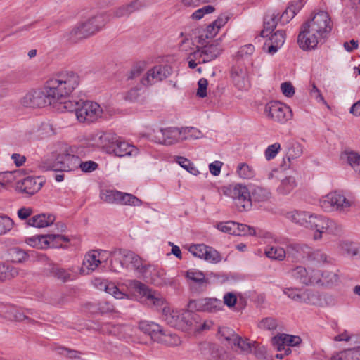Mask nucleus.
Returning <instances> with one entry per match:
<instances>
[{"instance_id": "obj_34", "label": "nucleus", "mask_w": 360, "mask_h": 360, "mask_svg": "<svg viewBox=\"0 0 360 360\" xmlns=\"http://www.w3.org/2000/svg\"><path fill=\"white\" fill-rule=\"evenodd\" d=\"M236 173L243 179H252L255 176L254 168L245 162L239 163L236 167Z\"/></svg>"}, {"instance_id": "obj_6", "label": "nucleus", "mask_w": 360, "mask_h": 360, "mask_svg": "<svg viewBox=\"0 0 360 360\" xmlns=\"http://www.w3.org/2000/svg\"><path fill=\"white\" fill-rule=\"evenodd\" d=\"M309 223L308 229H316L313 236L315 240L321 239L323 233L336 235L341 231V226L336 221L322 215L312 214Z\"/></svg>"}, {"instance_id": "obj_55", "label": "nucleus", "mask_w": 360, "mask_h": 360, "mask_svg": "<svg viewBox=\"0 0 360 360\" xmlns=\"http://www.w3.org/2000/svg\"><path fill=\"white\" fill-rule=\"evenodd\" d=\"M237 223L233 221H228L225 222H220L217 224V228L224 233L231 235H237Z\"/></svg>"}, {"instance_id": "obj_18", "label": "nucleus", "mask_w": 360, "mask_h": 360, "mask_svg": "<svg viewBox=\"0 0 360 360\" xmlns=\"http://www.w3.org/2000/svg\"><path fill=\"white\" fill-rule=\"evenodd\" d=\"M222 52V49L218 42L207 44L201 49L194 51L191 53L195 59H199V63H205L216 59Z\"/></svg>"}, {"instance_id": "obj_14", "label": "nucleus", "mask_w": 360, "mask_h": 360, "mask_svg": "<svg viewBox=\"0 0 360 360\" xmlns=\"http://www.w3.org/2000/svg\"><path fill=\"white\" fill-rule=\"evenodd\" d=\"M188 308L191 310L215 313L222 309L223 303L221 300L214 297H205L191 300Z\"/></svg>"}, {"instance_id": "obj_41", "label": "nucleus", "mask_w": 360, "mask_h": 360, "mask_svg": "<svg viewBox=\"0 0 360 360\" xmlns=\"http://www.w3.org/2000/svg\"><path fill=\"white\" fill-rule=\"evenodd\" d=\"M259 328L274 333L278 328V321L274 317L262 319L257 324Z\"/></svg>"}, {"instance_id": "obj_29", "label": "nucleus", "mask_w": 360, "mask_h": 360, "mask_svg": "<svg viewBox=\"0 0 360 360\" xmlns=\"http://www.w3.org/2000/svg\"><path fill=\"white\" fill-rule=\"evenodd\" d=\"M312 213L305 211L293 210L286 213V218L300 226L309 228V217Z\"/></svg>"}, {"instance_id": "obj_25", "label": "nucleus", "mask_w": 360, "mask_h": 360, "mask_svg": "<svg viewBox=\"0 0 360 360\" xmlns=\"http://www.w3.org/2000/svg\"><path fill=\"white\" fill-rule=\"evenodd\" d=\"M302 340L299 336L288 334H280L272 338L273 345L279 352L284 349L283 346H297L301 342Z\"/></svg>"}, {"instance_id": "obj_49", "label": "nucleus", "mask_w": 360, "mask_h": 360, "mask_svg": "<svg viewBox=\"0 0 360 360\" xmlns=\"http://www.w3.org/2000/svg\"><path fill=\"white\" fill-rule=\"evenodd\" d=\"M9 255L12 262L15 263H22L28 258L27 253L18 247L11 248L9 250Z\"/></svg>"}, {"instance_id": "obj_48", "label": "nucleus", "mask_w": 360, "mask_h": 360, "mask_svg": "<svg viewBox=\"0 0 360 360\" xmlns=\"http://www.w3.org/2000/svg\"><path fill=\"white\" fill-rule=\"evenodd\" d=\"M186 276L188 279L200 285L207 283L204 274L198 270L190 269L187 271Z\"/></svg>"}, {"instance_id": "obj_19", "label": "nucleus", "mask_w": 360, "mask_h": 360, "mask_svg": "<svg viewBox=\"0 0 360 360\" xmlns=\"http://www.w3.org/2000/svg\"><path fill=\"white\" fill-rule=\"evenodd\" d=\"M43 184L39 177L27 176L17 182L15 190L18 193L32 195L41 189Z\"/></svg>"}, {"instance_id": "obj_40", "label": "nucleus", "mask_w": 360, "mask_h": 360, "mask_svg": "<svg viewBox=\"0 0 360 360\" xmlns=\"http://www.w3.org/2000/svg\"><path fill=\"white\" fill-rule=\"evenodd\" d=\"M296 186L295 179L293 176H287L283 179L277 188V191L282 195L289 194Z\"/></svg>"}, {"instance_id": "obj_43", "label": "nucleus", "mask_w": 360, "mask_h": 360, "mask_svg": "<svg viewBox=\"0 0 360 360\" xmlns=\"http://www.w3.org/2000/svg\"><path fill=\"white\" fill-rule=\"evenodd\" d=\"M152 282L158 286H162L171 283L166 276L165 271L162 269H156L153 270Z\"/></svg>"}, {"instance_id": "obj_17", "label": "nucleus", "mask_w": 360, "mask_h": 360, "mask_svg": "<svg viewBox=\"0 0 360 360\" xmlns=\"http://www.w3.org/2000/svg\"><path fill=\"white\" fill-rule=\"evenodd\" d=\"M283 292L290 299L300 303L315 304L319 300L318 296L309 289L284 288Z\"/></svg>"}, {"instance_id": "obj_13", "label": "nucleus", "mask_w": 360, "mask_h": 360, "mask_svg": "<svg viewBox=\"0 0 360 360\" xmlns=\"http://www.w3.org/2000/svg\"><path fill=\"white\" fill-rule=\"evenodd\" d=\"M150 139L155 143L169 146L181 141V129L167 127L154 131Z\"/></svg>"}, {"instance_id": "obj_37", "label": "nucleus", "mask_w": 360, "mask_h": 360, "mask_svg": "<svg viewBox=\"0 0 360 360\" xmlns=\"http://www.w3.org/2000/svg\"><path fill=\"white\" fill-rule=\"evenodd\" d=\"M120 191L113 189L102 190L100 193V198L105 202L110 204H118Z\"/></svg>"}, {"instance_id": "obj_61", "label": "nucleus", "mask_w": 360, "mask_h": 360, "mask_svg": "<svg viewBox=\"0 0 360 360\" xmlns=\"http://www.w3.org/2000/svg\"><path fill=\"white\" fill-rule=\"evenodd\" d=\"M105 290L116 299H122L127 296L125 293L120 291V289L113 283L105 284Z\"/></svg>"}, {"instance_id": "obj_22", "label": "nucleus", "mask_w": 360, "mask_h": 360, "mask_svg": "<svg viewBox=\"0 0 360 360\" xmlns=\"http://www.w3.org/2000/svg\"><path fill=\"white\" fill-rule=\"evenodd\" d=\"M138 149L133 145L123 141L120 138H117V141L111 149L112 154L117 157L133 156L138 154Z\"/></svg>"}, {"instance_id": "obj_1", "label": "nucleus", "mask_w": 360, "mask_h": 360, "mask_svg": "<svg viewBox=\"0 0 360 360\" xmlns=\"http://www.w3.org/2000/svg\"><path fill=\"white\" fill-rule=\"evenodd\" d=\"M333 22L326 11H319L305 21L300 27L297 37L299 47L306 51L315 50L329 37Z\"/></svg>"}, {"instance_id": "obj_30", "label": "nucleus", "mask_w": 360, "mask_h": 360, "mask_svg": "<svg viewBox=\"0 0 360 360\" xmlns=\"http://www.w3.org/2000/svg\"><path fill=\"white\" fill-rule=\"evenodd\" d=\"M45 239L44 243L46 245V248H65V246L63 244L70 242L68 236L60 234H47Z\"/></svg>"}, {"instance_id": "obj_4", "label": "nucleus", "mask_w": 360, "mask_h": 360, "mask_svg": "<svg viewBox=\"0 0 360 360\" xmlns=\"http://www.w3.org/2000/svg\"><path fill=\"white\" fill-rule=\"evenodd\" d=\"M139 328L144 333L150 335L151 339L155 342L170 346H176L181 342L176 335L164 331L162 327L155 322L141 321L139 323Z\"/></svg>"}, {"instance_id": "obj_38", "label": "nucleus", "mask_w": 360, "mask_h": 360, "mask_svg": "<svg viewBox=\"0 0 360 360\" xmlns=\"http://www.w3.org/2000/svg\"><path fill=\"white\" fill-rule=\"evenodd\" d=\"M141 200L136 196L120 191L119 196L118 205H130V206H140L141 205Z\"/></svg>"}, {"instance_id": "obj_58", "label": "nucleus", "mask_w": 360, "mask_h": 360, "mask_svg": "<svg viewBox=\"0 0 360 360\" xmlns=\"http://www.w3.org/2000/svg\"><path fill=\"white\" fill-rule=\"evenodd\" d=\"M347 161L354 171L360 175V155L351 152L347 154Z\"/></svg>"}, {"instance_id": "obj_12", "label": "nucleus", "mask_w": 360, "mask_h": 360, "mask_svg": "<svg viewBox=\"0 0 360 360\" xmlns=\"http://www.w3.org/2000/svg\"><path fill=\"white\" fill-rule=\"evenodd\" d=\"M173 68L169 65H157L149 69L141 82L143 86H151L172 75Z\"/></svg>"}, {"instance_id": "obj_35", "label": "nucleus", "mask_w": 360, "mask_h": 360, "mask_svg": "<svg viewBox=\"0 0 360 360\" xmlns=\"http://www.w3.org/2000/svg\"><path fill=\"white\" fill-rule=\"evenodd\" d=\"M18 274V270L13 266L0 262V280L11 279Z\"/></svg>"}, {"instance_id": "obj_27", "label": "nucleus", "mask_w": 360, "mask_h": 360, "mask_svg": "<svg viewBox=\"0 0 360 360\" xmlns=\"http://www.w3.org/2000/svg\"><path fill=\"white\" fill-rule=\"evenodd\" d=\"M56 219L51 214H39L30 218L27 224L37 228H44L51 225Z\"/></svg>"}, {"instance_id": "obj_56", "label": "nucleus", "mask_w": 360, "mask_h": 360, "mask_svg": "<svg viewBox=\"0 0 360 360\" xmlns=\"http://www.w3.org/2000/svg\"><path fill=\"white\" fill-rule=\"evenodd\" d=\"M139 91V89L138 88L131 89L124 96V99L131 103L143 104L145 102V98H141Z\"/></svg>"}, {"instance_id": "obj_42", "label": "nucleus", "mask_w": 360, "mask_h": 360, "mask_svg": "<svg viewBox=\"0 0 360 360\" xmlns=\"http://www.w3.org/2000/svg\"><path fill=\"white\" fill-rule=\"evenodd\" d=\"M320 282L318 283L321 285H335L339 281V276L337 273L325 271H321Z\"/></svg>"}, {"instance_id": "obj_15", "label": "nucleus", "mask_w": 360, "mask_h": 360, "mask_svg": "<svg viewBox=\"0 0 360 360\" xmlns=\"http://www.w3.org/2000/svg\"><path fill=\"white\" fill-rule=\"evenodd\" d=\"M290 275L300 283L311 285L319 283L321 271L312 269H307L302 266H298L290 271Z\"/></svg>"}, {"instance_id": "obj_2", "label": "nucleus", "mask_w": 360, "mask_h": 360, "mask_svg": "<svg viewBox=\"0 0 360 360\" xmlns=\"http://www.w3.org/2000/svg\"><path fill=\"white\" fill-rule=\"evenodd\" d=\"M79 75L72 71L59 72L46 81L49 96L56 102L66 99L79 86Z\"/></svg>"}, {"instance_id": "obj_50", "label": "nucleus", "mask_w": 360, "mask_h": 360, "mask_svg": "<svg viewBox=\"0 0 360 360\" xmlns=\"http://www.w3.org/2000/svg\"><path fill=\"white\" fill-rule=\"evenodd\" d=\"M204 254L203 259L207 262L217 264L221 261L220 253L212 247L207 246L206 251H204Z\"/></svg>"}, {"instance_id": "obj_21", "label": "nucleus", "mask_w": 360, "mask_h": 360, "mask_svg": "<svg viewBox=\"0 0 360 360\" xmlns=\"http://www.w3.org/2000/svg\"><path fill=\"white\" fill-rule=\"evenodd\" d=\"M231 76L234 85L240 90H247L250 86L248 70L243 65L232 68Z\"/></svg>"}, {"instance_id": "obj_44", "label": "nucleus", "mask_w": 360, "mask_h": 360, "mask_svg": "<svg viewBox=\"0 0 360 360\" xmlns=\"http://www.w3.org/2000/svg\"><path fill=\"white\" fill-rule=\"evenodd\" d=\"M202 136V132L195 127L181 128V141L188 139H198Z\"/></svg>"}, {"instance_id": "obj_28", "label": "nucleus", "mask_w": 360, "mask_h": 360, "mask_svg": "<svg viewBox=\"0 0 360 360\" xmlns=\"http://www.w3.org/2000/svg\"><path fill=\"white\" fill-rule=\"evenodd\" d=\"M201 354L207 360H219L222 350L216 344L210 342L202 343L200 346Z\"/></svg>"}, {"instance_id": "obj_31", "label": "nucleus", "mask_w": 360, "mask_h": 360, "mask_svg": "<svg viewBox=\"0 0 360 360\" xmlns=\"http://www.w3.org/2000/svg\"><path fill=\"white\" fill-rule=\"evenodd\" d=\"M7 313L8 318L17 321H22L24 320L31 321L28 316L34 314L33 310L31 309L22 310L13 306L8 308Z\"/></svg>"}, {"instance_id": "obj_11", "label": "nucleus", "mask_w": 360, "mask_h": 360, "mask_svg": "<svg viewBox=\"0 0 360 360\" xmlns=\"http://www.w3.org/2000/svg\"><path fill=\"white\" fill-rule=\"evenodd\" d=\"M238 207L248 210L251 207L250 192L245 185L236 184L226 188V193Z\"/></svg>"}, {"instance_id": "obj_32", "label": "nucleus", "mask_w": 360, "mask_h": 360, "mask_svg": "<svg viewBox=\"0 0 360 360\" xmlns=\"http://www.w3.org/2000/svg\"><path fill=\"white\" fill-rule=\"evenodd\" d=\"M163 316L165 321L168 325L174 328L180 327L181 311H170L166 307H163Z\"/></svg>"}, {"instance_id": "obj_9", "label": "nucleus", "mask_w": 360, "mask_h": 360, "mask_svg": "<svg viewBox=\"0 0 360 360\" xmlns=\"http://www.w3.org/2000/svg\"><path fill=\"white\" fill-rule=\"evenodd\" d=\"M264 112L266 117L274 122L284 124L292 116V110L288 105L272 101L266 104Z\"/></svg>"}, {"instance_id": "obj_8", "label": "nucleus", "mask_w": 360, "mask_h": 360, "mask_svg": "<svg viewBox=\"0 0 360 360\" xmlns=\"http://www.w3.org/2000/svg\"><path fill=\"white\" fill-rule=\"evenodd\" d=\"M103 109L94 101L80 100V107L77 111V119L80 122L92 123L102 117Z\"/></svg>"}, {"instance_id": "obj_24", "label": "nucleus", "mask_w": 360, "mask_h": 360, "mask_svg": "<svg viewBox=\"0 0 360 360\" xmlns=\"http://www.w3.org/2000/svg\"><path fill=\"white\" fill-rule=\"evenodd\" d=\"M117 138V135L112 132H99L96 134L94 141L98 146L110 153Z\"/></svg>"}, {"instance_id": "obj_60", "label": "nucleus", "mask_w": 360, "mask_h": 360, "mask_svg": "<svg viewBox=\"0 0 360 360\" xmlns=\"http://www.w3.org/2000/svg\"><path fill=\"white\" fill-rule=\"evenodd\" d=\"M237 347L242 351L249 352L251 351V344L248 340H243L241 337L237 335L235 338L231 347Z\"/></svg>"}, {"instance_id": "obj_52", "label": "nucleus", "mask_w": 360, "mask_h": 360, "mask_svg": "<svg viewBox=\"0 0 360 360\" xmlns=\"http://www.w3.org/2000/svg\"><path fill=\"white\" fill-rule=\"evenodd\" d=\"M20 174L19 170L7 171L0 173V183H2V188L14 182L16 180L17 175Z\"/></svg>"}, {"instance_id": "obj_54", "label": "nucleus", "mask_w": 360, "mask_h": 360, "mask_svg": "<svg viewBox=\"0 0 360 360\" xmlns=\"http://www.w3.org/2000/svg\"><path fill=\"white\" fill-rule=\"evenodd\" d=\"M46 235H37L26 238L25 242L30 246L38 248L46 249V245L44 244Z\"/></svg>"}, {"instance_id": "obj_57", "label": "nucleus", "mask_w": 360, "mask_h": 360, "mask_svg": "<svg viewBox=\"0 0 360 360\" xmlns=\"http://www.w3.org/2000/svg\"><path fill=\"white\" fill-rule=\"evenodd\" d=\"M13 226V220L6 216H0V236L4 235L12 229Z\"/></svg>"}, {"instance_id": "obj_53", "label": "nucleus", "mask_w": 360, "mask_h": 360, "mask_svg": "<svg viewBox=\"0 0 360 360\" xmlns=\"http://www.w3.org/2000/svg\"><path fill=\"white\" fill-rule=\"evenodd\" d=\"M176 162L184 169H186L189 173L192 174L193 175L197 176L198 174H200L198 169L195 167L194 164L191 162L188 159L178 156L176 158Z\"/></svg>"}, {"instance_id": "obj_33", "label": "nucleus", "mask_w": 360, "mask_h": 360, "mask_svg": "<svg viewBox=\"0 0 360 360\" xmlns=\"http://www.w3.org/2000/svg\"><path fill=\"white\" fill-rule=\"evenodd\" d=\"M264 254L268 258L274 260L282 261L285 257V250L278 246H266Z\"/></svg>"}, {"instance_id": "obj_20", "label": "nucleus", "mask_w": 360, "mask_h": 360, "mask_svg": "<svg viewBox=\"0 0 360 360\" xmlns=\"http://www.w3.org/2000/svg\"><path fill=\"white\" fill-rule=\"evenodd\" d=\"M131 286L139 294L145 296L148 300L150 301L154 306L157 307H164L165 300V299L157 294L155 292H153L149 289L145 284L138 281H133Z\"/></svg>"}, {"instance_id": "obj_3", "label": "nucleus", "mask_w": 360, "mask_h": 360, "mask_svg": "<svg viewBox=\"0 0 360 360\" xmlns=\"http://www.w3.org/2000/svg\"><path fill=\"white\" fill-rule=\"evenodd\" d=\"M108 20L107 14L101 13L79 22L70 31V38L74 41L87 38L103 29Z\"/></svg>"}, {"instance_id": "obj_26", "label": "nucleus", "mask_w": 360, "mask_h": 360, "mask_svg": "<svg viewBox=\"0 0 360 360\" xmlns=\"http://www.w3.org/2000/svg\"><path fill=\"white\" fill-rule=\"evenodd\" d=\"M99 253L97 251H92L87 253L83 260L81 273L89 274L97 269L101 263L98 259Z\"/></svg>"}, {"instance_id": "obj_7", "label": "nucleus", "mask_w": 360, "mask_h": 360, "mask_svg": "<svg viewBox=\"0 0 360 360\" xmlns=\"http://www.w3.org/2000/svg\"><path fill=\"white\" fill-rule=\"evenodd\" d=\"M50 93L45 84L44 90L36 89L29 91L22 98L21 103L27 108H42L50 105L56 104L54 98L49 96Z\"/></svg>"}, {"instance_id": "obj_45", "label": "nucleus", "mask_w": 360, "mask_h": 360, "mask_svg": "<svg viewBox=\"0 0 360 360\" xmlns=\"http://www.w3.org/2000/svg\"><path fill=\"white\" fill-rule=\"evenodd\" d=\"M218 335L221 340H225L229 345L232 346L235 338L237 336L235 331L229 327H219Z\"/></svg>"}, {"instance_id": "obj_39", "label": "nucleus", "mask_w": 360, "mask_h": 360, "mask_svg": "<svg viewBox=\"0 0 360 360\" xmlns=\"http://www.w3.org/2000/svg\"><path fill=\"white\" fill-rule=\"evenodd\" d=\"M271 195L270 191L265 188L257 186L250 192L251 201L264 202L267 200Z\"/></svg>"}, {"instance_id": "obj_62", "label": "nucleus", "mask_w": 360, "mask_h": 360, "mask_svg": "<svg viewBox=\"0 0 360 360\" xmlns=\"http://www.w3.org/2000/svg\"><path fill=\"white\" fill-rule=\"evenodd\" d=\"M208 245L205 244H197L191 245L189 248V252L195 257L203 259L204 251H206Z\"/></svg>"}, {"instance_id": "obj_16", "label": "nucleus", "mask_w": 360, "mask_h": 360, "mask_svg": "<svg viewBox=\"0 0 360 360\" xmlns=\"http://www.w3.org/2000/svg\"><path fill=\"white\" fill-rule=\"evenodd\" d=\"M293 249L300 253L302 257H306L308 260L314 262L318 264L321 265L330 262L328 256L321 250H313L305 244H295Z\"/></svg>"}, {"instance_id": "obj_46", "label": "nucleus", "mask_w": 360, "mask_h": 360, "mask_svg": "<svg viewBox=\"0 0 360 360\" xmlns=\"http://www.w3.org/2000/svg\"><path fill=\"white\" fill-rule=\"evenodd\" d=\"M64 164L65 166L66 172L75 170L79 167L81 164L80 158L74 155L66 154L63 156Z\"/></svg>"}, {"instance_id": "obj_23", "label": "nucleus", "mask_w": 360, "mask_h": 360, "mask_svg": "<svg viewBox=\"0 0 360 360\" xmlns=\"http://www.w3.org/2000/svg\"><path fill=\"white\" fill-rule=\"evenodd\" d=\"M280 12L276 10L267 11L264 17V28L260 35L262 37H267L276 28L279 20Z\"/></svg>"}, {"instance_id": "obj_10", "label": "nucleus", "mask_w": 360, "mask_h": 360, "mask_svg": "<svg viewBox=\"0 0 360 360\" xmlns=\"http://www.w3.org/2000/svg\"><path fill=\"white\" fill-rule=\"evenodd\" d=\"M115 259H123V268H128L129 265L141 274H146L150 266L143 264L142 259L135 252L126 249H115L113 253Z\"/></svg>"}, {"instance_id": "obj_51", "label": "nucleus", "mask_w": 360, "mask_h": 360, "mask_svg": "<svg viewBox=\"0 0 360 360\" xmlns=\"http://www.w3.org/2000/svg\"><path fill=\"white\" fill-rule=\"evenodd\" d=\"M302 153L303 146L300 143L293 141L290 143V146L287 152V156L289 160L299 158Z\"/></svg>"}, {"instance_id": "obj_47", "label": "nucleus", "mask_w": 360, "mask_h": 360, "mask_svg": "<svg viewBox=\"0 0 360 360\" xmlns=\"http://www.w3.org/2000/svg\"><path fill=\"white\" fill-rule=\"evenodd\" d=\"M50 274L52 276L63 283H65L72 279L71 274L68 270L60 268L58 266L52 267Z\"/></svg>"}, {"instance_id": "obj_36", "label": "nucleus", "mask_w": 360, "mask_h": 360, "mask_svg": "<svg viewBox=\"0 0 360 360\" xmlns=\"http://www.w3.org/2000/svg\"><path fill=\"white\" fill-rule=\"evenodd\" d=\"M56 103H58V109L62 112L68 111V112H75V115L77 116V111L80 107V100L79 101H72L63 99L61 101H57Z\"/></svg>"}, {"instance_id": "obj_63", "label": "nucleus", "mask_w": 360, "mask_h": 360, "mask_svg": "<svg viewBox=\"0 0 360 360\" xmlns=\"http://www.w3.org/2000/svg\"><path fill=\"white\" fill-rule=\"evenodd\" d=\"M285 40V33L283 30H278L271 35L269 38V41L276 44L278 46H282Z\"/></svg>"}, {"instance_id": "obj_5", "label": "nucleus", "mask_w": 360, "mask_h": 360, "mask_svg": "<svg viewBox=\"0 0 360 360\" xmlns=\"http://www.w3.org/2000/svg\"><path fill=\"white\" fill-rule=\"evenodd\" d=\"M352 205L353 202L340 191L330 192L319 200L321 209L328 212H338L340 214H347Z\"/></svg>"}, {"instance_id": "obj_64", "label": "nucleus", "mask_w": 360, "mask_h": 360, "mask_svg": "<svg viewBox=\"0 0 360 360\" xmlns=\"http://www.w3.org/2000/svg\"><path fill=\"white\" fill-rule=\"evenodd\" d=\"M281 148L279 143H274L267 147L264 151V155L267 160L274 159Z\"/></svg>"}, {"instance_id": "obj_59", "label": "nucleus", "mask_w": 360, "mask_h": 360, "mask_svg": "<svg viewBox=\"0 0 360 360\" xmlns=\"http://www.w3.org/2000/svg\"><path fill=\"white\" fill-rule=\"evenodd\" d=\"M193 310L188 308V310L181 311L180 318V327L182 328L184 326H191L193 324V319L194 314L192 312Z\"/></svg>"}]
</instances>
